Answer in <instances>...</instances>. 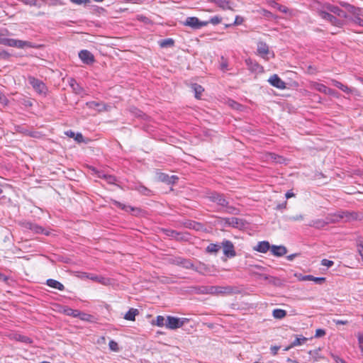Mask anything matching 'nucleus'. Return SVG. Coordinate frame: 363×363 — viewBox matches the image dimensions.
<instances>
[{"mask_svg": "<svg viewBox=\"0 0 363 363\" xmlns=\"http://www.w3.org/2000/svg\"><path fill=\"white\" fill-rule=\"evenodd\" d=\"M319 14L323 19L337 27L342 26L344 19L347 17L345 12L332 5H328L326 10L320 11Z\"/></svg>", "mask_w": 363, "mask_h": 363, "instance_id": "1", "label": "nucleus"}, {"mask_svg": "<svg viewBox=\"0 0 363 363\" xmlns=\"http://www.w3.org/2000/svg\"><path fill=\"white\" fill-rule=\"evenodd\" d=\"M0 44L18 48H31L33 45L28 41L6 38L0 35Z\"/></svg>", "mask_w": 363, "mask_h": 363, "instance_id": "2", "label": "nucleus"}, {"mask_svg": "<svg viewBox=\"0 0 363 363\" xmlns=\"http://www.w3.org/2000/svg\"><path fill=\"white\" fill-rule=\"evenodd\" d=\"M189 320L187 318H180L168 315L166 319L165 326L167 328L170 330H176L182 327L185 323H187Z\"/></svg>", "mask_w": 363, "mask_h": 363, "instance_id": "3", "label": "nucleus"}, {"mask_svg": "<svg viewBox=\"0 0 363 363\" xmlns=\"http://www.w3.org/2000/svg\"><path fill=\"white\" fill-rule=\"evenodd\" d=\"M207 21H201L196 17H188L184 23L185 26H188L194 29H199L208 25Z\"/></svg>", "mask_w": 363, "mask_h": 363, "instance_id": "4", "label": "nucleus"}, {"mask_svg": "<svg viewBox=\"0 0 363 363\" xmlns=\"http://www.w3.org/2000/svg\"><path fill=\"white\" fill-rule=\"evenodd\" d=\"M257 54L265 60H268L269 58V55H270L272 57H274V54L269 51L268 45L263 42H259L257 43Z\"/></svg>", "mask_w": 363, "mask_h": 363, "instance_id": "5", "label": "nucleus"}, {"mask_svg": "<svg viewBox=\"0 0 363 363\" xmlns=\"http://www.w3.org/2000/svg\"><path fill=\"white\" fill-rule=\"evenodd\" d=\"M29 83L32 85L33 89L38 93V94H45L46 92V86L40 80L35 79L34 77H29L28 78Z\"/></svg>", "mask_w": 363, "mask_h": 363, "instance_id": "6", "label": "nucleus"}, {"mask_svg": "<svg viewBox=\"0 0 363 363\" xmlns=\"http://www.w3.org/2000/svg\"><path fill=\"white\" fill-rule=\"evenodd\" d=\"M157 177L159 181L167 183L168 184H175L178 180V177L177 176L172 175L169 177L168 174L163 172H157Z\"/></svg>", "mask_w": 363, "mask_h": 363, "instance_id": "7", "label": "nucleus"}, {"mask_svg": "<svg viewBox=\"0 0 363 363\" xmlns=\"http://www.w3.org/2000/svg\"><path fill=\"white\" fill-rule=\"evenodd\" d=\"M223 250L224 255L228 257H233L235 256V251L234 249L233 244L229 241H224L223 243Z\"/></svg>", "mask_w": 363, "mask_h": 363, "instance_id": "8", "label": "nucleus"}, {"mask_svg": "<svg viewBox=\"0 0 363 363\" xmlns=\"http://www.w3.org/2000/svg\"><path fill=\"white\" fill-rule=\"evenodd\" d=\"M208 197L211 201L216 202L218 204L222 206H227L228 204V202L224 198L223 195L220 194L218 193L213 192L210 194Z\"/></svg>", "mask_w": 363, "mask_h": 363, "instance_id": "9", "label": "nucleus"}, {"mask_svg": "<svg viewBox=\"0 0 363 363\" xmlns=\"http://www.w3.org/2000/svg\"><path fill=\"white\" fill-rule=\"evenodd\" d=\"M79 57L84 63L87 65L92 63L94 60V55L86 50L80 51Z\"/></svg>", "mask_w": 363, "mask_h": 363, "instance_id": "10", "label": "nucleus"}, {"mask_svg": "<svg viewBox=\"0 0 363 363\" xmlns=\"http://www.w3.org/2000/svg\"><path fill=\"white\" fill-rule=\"evenodd\" d=\"M269 82L274 87L280 89H284L286 87V84L283 82L277 74H274L269 79Z\"/></svg>", "mask_w": 363, "mask_h": 363, "instance_id": "11", "label": "nucleus"}, {"mask_svg": "<svg viewBox=\"0 0 363 363\" xmlns=\"http://www.w3.org/2000/svg\"><path fill=\"white\" fill-rule=\"evenodd\" d=\"M245 62L248 69L252 72L255 73H261L263 72V67L256 62H254L252 60L247 59Z\"/></svg>", "mask_w": 363, "mask_h": 363, "instance_id": "12", "label": "nucleus"}, {"mask_svg": "<svg viewBox=\"0 0 363 363\" xmlns=\"http://www.w3.org/2000/svg\"><path fill=\"white\" fill-rule=\"evenodd\" d=\"M26 228L30 230L34 233L48 235V233L45 231L41 226L32 223H26Z\"/></svg>", "mask_w": 363, "mask_h": 363, "instance_id": "13", "label": "nucleus"}, {"mask_svg": "<svg viewBox=\"0 0 363 363\" xmlns=\"http://www.w3.org/2000/svg\"><path fill=\"white\" fill-rule=\"evenodd\" d=\"M311 86L312 89L318 91H320L321 93H323L325 94H326V93H330V88H328L324 84L318 83V82H312L311 83Z\"/></svg>", "mask_w": 363, "mask_h": 363, "instance_id": "14", "label": "nucleus"}, {"mask_svg": "<svg viewBox=\"0 0 363 363\" xmlns=\"http://www.w3.org/2000/svg\"><path fill=\"white\" fill-rule=\"evenodd\" d=\"M269 248L270 245L269 242L267 241L259 242L255 247H254L255 250L262 253L267 252L269 250Z\"/></svg>", "mask_w": 363, "mask_h": 363, "instance_id": "15", "label": "nucleus"}, {"mask_svg": "<svg viewBox=\"0 0 363 363\" xmlns=\"http://www.w3.org/2000/svg\"><path fill=\"white\" fill-rule=\"evenodd\" d=\"M11 339L28 344H30L33 342L32 340L30 337L18 333H14L11 335Z\"/></svg>", "mask_w": 363, "mask_h": 363, "instance_id": "16", "label": "nucleus"}, {"mask_svg": "<svg viewBox=\"0 0 363 363\" xmlns=\"http://www.w3.org/2000/svg\"><path fill=\"white\" fill-rule=\"evenodd\" d=\"M271 252L274 255L281 257L284 255L286 253L287 250L286 248L284 246L273 245L271 247Z\"/></svg>", "mask_w": 363, "mask_h": 363, "instance_id": "17", "label": "nucleus"}, {"mask_svg": "<svg viewBox=\"0 0 363 363\" xmlns=\"http://www.w3.org/2000/svg\"><path fill=\"white\" fill-rule=\"evenodd\" d=\"M86 106L91 109L96 110L98 111H101L106 110V106L104 104H101L96 101H90L86 103Z\"/></svg>", "mask_w": 363, "mask_h": 363, "instance_id": "18", "label": "nucleus"}, {"mask_svg": "<svg viewBox=\"0 0 363 363\" xmlns=\"http://www.w3.org/2000/svg\"><path fill=\"white\" fill-rule=\"evenodd\" d=\"M65 135L69 138H73L78 143H82L84 141V137L80 133H75L72 130H68L65 132Z\"/></svg>", "mask_w": 363, "mask_h": 363, "instance_id": "19", "label": "nucleus"}, {"mask_svg": "<svg viewBox=\"0 0 363 363\" xmlns=\"http://www.w3.org/2000/svg\"><path fill=\"white\" fill-rule=\"evenodd\" d=\"M47 284L49 286L56 289H58L60 291H63L65 289L64 285L62 283H60L58 281L55 280V279H48Z\"/></svg>", "mask_w": 363, "mask_h": 363, "instance_id": "20", "label": "nucleus"}, {"mask_svg": "<svg viewBox=\"0 0 363 363\" xmlns=\"http://www.w3.org/2000/svg\"><path fill=\"white\" fill-rule=\"evenodd\" d=\"M139 311L136 308H130L124 315V318L128 320L134 321L135 316L138 315Z\"/></svg>", "mask_w": 363, "mask_h": 363, "instance_id": "21", "label": "nucleus"}, {"mask_svg": "<svg viewBox=\"0 0 363 363\" xmlns=\"http://www.w3.org/2000/svg\"><path fill=\"white\" fill-rule=\"evenodd\" d=\"M210 1L214 2L216 5H218L220 8L223 9H230L232 10V7L230 5V2L226 0H209Z\"/></svg>", "mask_w": 363, "mask_h": 363, "instance_id": "22", "label": "nucleus"}, {"mask_svg": "<svg viewBox=\"0 0 363 363\" xmlns=\"http://www.w3.org/2000/svg\"><path fill=\"white\" fill-rule=\"evenodd\" d=\"M307 340H308V338H306L302 335H300V336L296 335L295 340L291 343V347H295L297 346H300L301 345L305 344Z\"/></svg>", "mask_w": 363, "mask_h": 363, "instance_id": "23", "label": "nucleus"}, {"mask_svg": "<svg viewBox=\"0 0 363 363\" xmlns=\"http://www.w3.org/2000/svg\"><path fill=\"white\" fill-rule=\"evenodd\" d=\"M86 277L94 281L101 283L104 285H107V284H110V280L108 279H106L104 277H97L95 275H91V274L87 275Z\"/></svg>", "mask_w": 363, "mask_h": 363, "instance_id": "24", "label": "nucleus"}, {"mask_svg": "<svg viewBox=\"0 0 363 363\" xmlns=\"http://www.w3.org/2000/svg\"><path fill=\"white\" fill-rule=\"evenodd\" d=\"M231 289L228 286H213L211 288V292L216 294H225L231 292Z\"/></svg>", "mask_w": 363, "mask_h": 363, "instance_id": "25", "label": "nucleus"}, {"mask_svg": "<svg viewBox=\"0 0 363 363\" xmlns=\"http://www.w3.org/2000/svg\"><path fill=\"white\" fill-rule=\"evenodd\" d=\"M178 264L186 269H192L196 270V269L194 268V264L189 259H179V261H178Z\"/></svg>", "mask_w": 363, "mask_h": 363, "instance_id": "26", "label": "nucleus"}, {"mask_svg": "<svg viewBox=\"0 0 363 363\" xmlns=\"http://www.w3.org/2000/svg\"><path fill=\"white\" fill-rule=\"evenodd\" d=\"M272 315L276 319H282L286 315V311L283 309L276 308L272 311Z\"/></svg>", "mask_w": 363, "mask_h": 363, "instance_id": "27", "label": "nucleus"}, {"mask_svg": "<svg viewBox=\"0 0 363 363\" xmlns=\"http://www.w3.org/2000/svg\"><path fill=\"white\" fill-rule=\"evenodd\" d=\"M220 249V246L218 244L211 243L206 247V252L208 253H217Z\"/></svg>", "mask_w": 363, "mask_h": 363, "instance_id": "28", "label": "nucleus"}, {"mask_svg": "<svg viewBox=\"0 0 363 363\" xmlns=\"http://www.w3.org/2000/svg\"><path fill=\"white\" fill-rule=\"evenodd\" d=\"M63 312L65 314L72 317H77L78 315H80L79 311L74 310L68 307L64 308Z\"/></svg>", "mask_w": 363, "mask_h": 363, "instance_id": "29", "label": "nucleus"}, {"mask_svg": "<svg viewBox=\"0 0 363 363\" xmlns=\"http://www.w3.org/2000/svg\"><path fill=\"white\" fill-rule=\"evenodd\" d=\"M69 84L75 93H77V94L80 93L81 87L79 86V84L77 83V82L74 79H70L69 80Z\"/></svg>", "mask_w": 363, "mask_h": 363, "instance_id": "30", "label": "nucleus"}, {"mask_svg": "<svg viewBox=\"0 0 363 363\" xmlns=\"http://www.w3.org/2000/svg\"><path fill=\"white\" fill-rule=\"evenodd\" d=\"M165 318L162 315H157L156 317V320L152 323L153 325H155L158 327H163L165 325Z\"/></svg>", "mask_w": 363, "mask_h": 363, "instance_id": "31", "label": "nucleus"}, {"mask_svg": "<svg viewBox=\"0 0 363 363\" xmlns=\"http://www.w3.org/2000/svg\"><path fill=\"white\" fill-rule=\"evenodd\" d=\"M113 203H114V205H116L117 207L120 208L122 210H124L125 211H133L134 208H132L131 206H125V204H123L116 200H113L112 201Z\"/></svg>", "mask_w": 363, "mask_h": 363, "instance_id": "32", "label": "nucleus"}, {"mask_svg": "<svg viewBox=\"0 0 363 363\" xmlns=\"http://www.w3.org/2000/svg\"><path fill=\"white\" fill-rule=\"evenodd\" d=\"M96 173H97L99 177L104 178L107 181V182L109 184H114V182H116L115 177H113L111 175H106L104 174H101L99 172H96Z\"/></svg>", "mask_w": 363, "mask_h": 363, "instance_id": "33", "label": "nucleus"}, {"mask_svg": "<svg viewBox=\"0 0 363 363\" xmlns=\"http://www.w3.org/2000/svg\"><path fill=\"white\" fill-rule=\"evenodd\" d=\"M193 89L195 92V97L197 99H200L201 95L202 92L203 91V87L200 85L194 84L193 86Z\"/></svg>", "mask_w": 363, "mask_h": 363, "instance_id": "34", "label": "nucleus"}, {"mask_svg": "<svg viewBox=\"0 0 363 363\" xmlns=\"http://www.w3.org/2000/svg\"><path fill=\"white\" fill-rule=\"evenodd\" d=\"M294 276L296 277V279L298 281H311V275H303L302 274H298L296 273Z\"/></svg>", "mask_w": 363, "mask_h": 363, "instance_id": "35", "label": "nucleus"}, {"mask_svg": "<svg viewBox=\"0 0 363 363\" xmlns=\"http://www.w3.org/2000/svg\"><path fill=\"white\" fill-rule=\"evenodd\" d=\"M228 105L235 110H240V108L242 107L240 104L233 100H228Z\"/></svg>", "mask_w": 363, "mask_h": 363, "instance_id": "36", "label": "nucleus"}, {"mask_svg": "<svg viewBox=\"0 0 363 363\" xmlns=\"http://www.w3.org/2000/svg\"><path fill=\"white\" fill-rule=\"evenodd\" d=\"M109 348L113 352H118L119 350L118 345L114 340H111L108 343Z\"/></svg>", "mask_w": 363, "mask_h": 363, "instance_id": "37", "label": "nucleus"}, {"mask_svg": "<svg viewBox=\"0 0 363 363\" xmlns=\"http://www.w3.org/2000/svg\"><path fill=\"white\" fill-rule=\"evenodd\" d=\"M311 281H313L318 284H322L325 281V277H315L313 275H311Z\"/></svg>", "mask_w": 363, "mask_h": 363, "instance_id": "38", "label": "nucleus"}, {"mask_svg": "<svg viewBox=\"0 0 363 363\" xmlns=\"http://www.w3.org/2000/svg\"><path fill=\"white\" fill-rule=\"evenodd\" d=\"M333 264H334V262L332 260H329V259H323L321 261V264L323 266H325V267H332L333 265Z\"/></svg>", "mask_w": 363, "mask_h": 363, "instance_id": "39", "label": "nucleus"}, {"mask_svg": "<svg viewBox=\"0 0 363 363\" xmlns=\"http://www.w3.org/2000/svg\"><path fill=\"white\" fill-rule=\"evenodd\" d=\"M354 21L355 23L363 26V19L361 17V14L357 13V16H356L354 18Z\"/></svg>", "mask_w": 363, "mask_h": 363, "instance_id": "40", "label": "nucleus"}, {"mask_svg": "<svg viewBox=\"0 0 363 363\" xmlns=\"http://www.w3.org/2000/svg\"><path fill=\"white\" fill-rule=\"evenodd\" d=\"M332 82H333V84L334 86H335L336 87H337L340 90L342 91L344 89L345 85L342 84L341 82H338L337 80H335V79H333Z\"/></svg>", "mask_w": 363, "mask_h": 363, "instance_id": "41", "label": "nucleus"}, {"mask_svg": "<svg viewBox=\"0 0 363 363\" xmlns=\"http://www.w3.org/2000/svg\"><path fill=\"white\" fill-rule=\"evenodd\" d=\"M332 82H333V84L334 86H335L336 87H337L340 90L342 91L344 89L345 85L342 84L341 82H338L337 80H335V79H333Z\"/></svg>", "mask_w": 363, "mask_h": 363, "instance_id": "42", "label": "nucleus"}, {"mask_svg": "<svg viewBox=\"0 0 363 363\" xmlns=\"http://www.w3.org/2000/svg\"><path fill=\"white\" fill-rule=\"evenodd\" d=\"M349 11L353 14L354 18L357 16V13L360 14V10L359 9H356L354 6H350Z\"/></svg>", "mask_w": 363, "mask_h": 363, "instance_id": "43", "label": "nucleus"}, {"mask_svg": "<svg viewBox=\"0 0 363 363\" xmlns=\"http://www.w3.org/2000/svg\"><path fill=\"white\" fill-rule=\"evenodd\" d=\"M357 250L363 261V241L359 242L357 245Z\"/></svg>", "mask_w": 363, "mask_h": 363, "instance_id": "44", "label": "nucleus"}, {"mask_svg": "<svg viewBox=\"0 0 363 363\" xmlns=\"http://www.w3.org/2000/svg\"><path fill=\"white\" fill-rule=\"evenodd\" d=\"M325 335V331L323 329H317L315 330V337H323Z\"/></svg>", "mask_w": 363, "mask_h": 363, "instance_id": "45", "label": "nucleus"}, {"mask_svg": "<svg viewBox=\"0 0 363 363\" xmlns=\"http://www.w3.org/2000/svg\"><path fill=\"white\" fill-rule=\"evenodd\" d=\"M77 317H79L81 320H89L91 316V315L80 312V315H78Z\"/></svg>", "mask_w": 363, "mask_h": 363, "instance_id": "46", "label": "nucleus"}, {"mask_svg": "<svg viewBox=\"0 0 363 363\" xmlns=\"http://www.w3.org/2000/svg\"><path fill=\"white\" fill-rule=\"evenodd\" d=\"M358 343H359V347L361 351L363 352V335L362 334L358 335Z\"/></svg>", "mask_w": 363, "mask_h": 363, "instance_id": "47", "label": "nucleus"}, {"mask_svg": "<svg viewBox=\"0 0 363 363\" xmlns=\"http://www.w3.org/2000/svg\"><path fill=\"white\" fill-rule=\"evenodd\" d=\"M342 91H344L345 93H347V94H354V93L357 92V90L354 89H352V88H350L345 85Z\"/></svg>", "mask_w": 363, "mask_h": 363, "instance_id": "48", "label": "nucleus"}, {"mask_svg": "<svg viewBox=\"0 0 363 363\" xmlns=\"http://www.w3.org/2000/svg\"><path fill=\"white\" fill-rule=\"evenodd\" d=\"M138 191H139L140 193H142V194H145V195H149V194H150V191L148 189H147L146 187H145V186H140V187H139V188H138Z\"/></svg>", "mask_w": 363, "mask_h": 363, "instance_id": "49", "label": "nucleus"}, {"mask_svg": "<svg viewBox=\"0 0 363 363\" xmlns=\"http://www.w3.org/2000/svg\"><path fill=\"white\" fill-rule=\"evenodd\" d=\"M73 4L81 5L87 4L89 0H70Z\"/></svg>", "mask_w": 363, "mask_h": 363, "instance_id": "50", "label": "nucleus"}, {"mask_svg": "<svg viewBox=\"0 0 363 363\" xmlns=\"http://www.w3.org/2000/svg\"><path fill=\"white\" fill-rule=\"evenodd\" d=\"M210 22L214 25L218 24L220 23V18L218 16H214L211 18Z\"/></svg>", "mask_w": 363, "mask_h": 363, "instance_id": "51", "label": "nucleus"}, {"mask_svg": "<svg viewBox=\"0 0 363 363\" xmlns=\"http://www.w3.org/2000/svg\"><path fill=\"white\" fill-rule=\"evenodd\" d=\"M173 44V40L172 39H168L164 41H163L160 45L162 47L167 46V45H172Z\"/></svg>", "mask_w": 363, "mask_h": 363, "instance_id": "52", "label": "nucleus"}, {"mask_svg": "<svg viewBox=\"0 0 363 363\" xmlns=\"http://www.w3.org/2000/svg\"><path fill=\"white\" fill-rule=\"evenodd\" d=\"M279 346H272L270 347V350L272 351V353L273 354V355H276L279 350Z\"/></svg>", "mask_w": 363, "mask_h": 363, "instance_id": "53", "label": "nucleus"}, {"mask_svg": "<svg viewBox=\"0 0 363 363\" xmlns=\"http://www.w3.org/2000/svg\"><path fill=\"white\" fill-rule=\"evenodd\" d=\"M262 14L264 16L268 18H272L273 17V14L270 12V11H268L267 10H263L262 11Z\"/></svg>", "mask_w": 363, "mask_h": 363, "instance_id": "54", "label": "nucleus"}, {"mask_svg": "<svg viewBox=\"0 0 363 363\" xmlns=\"http://www.w3.org/2000/svg\"><path fill=\"white\" fill-rule=\"evenodd\" d=\"M20 1L23 2L26 4L30 5V6L35 5L36 3V0H20Z\"/></svg>", "mask_w": 363, "mask_h": 363, "instance_id": "55", "label": "nucleus"}, {"mask_svg": "<svg viewBox=\"0 0 363 363\" xmlns=\"http://www.w3.org/2000/svg\"><path fill=\"white\" fill-rule=\"evenodd\" d=\"M243 22V18L240 16H236L234 24L240 25Z\"/></svg>", "mask_w": 363, "mask_h": 363, "instance_id": "56", "label": "nucleus"}, {"mask_svg": "<svg viewBox=\"0 0 363 363\" xmlns=\"http://www.w3.org/2000/svg\"><path fill=\"white\" fill-rule=\"evenodd\" d=\"M334 322L336 325H346L348 323V320H335Z\"/></svg>", "mask_w": 363, "mask_h": 363, "instance_id": "57", "label": "nucleus"}, {"mask_svg": "<svg viewBox=\"0 0 363 363\" xmlns=\"http://www.w3.org/2000/svg\"><path fill=\"white\" fill-rule=\"evenodd\" d=\"M285 196L286 198L288 199H290V198H292V197H294L295 196V194H294V192L290 190V191H288L286 194H285Z\"/></svg>", "mask_w": 363, "mask_h": 363, "instance_id": "58", "label": "nucleus"}, {"mask_svg": "<svg viewBox=\"0 0 363 363\" xmlns=\"http://www.w3.org/2000/svg\"><path fill=\"white\" fill-rule=\"evenodd\" d=\"M0 101L4 104H7V99L5 98V96L3 94H1V93H0Z\"/></svg>", "mask_w": 363, "mask_h": 363, "instance_id": "59", "label": "nucleus"}, {"mask_svg": "<svg viewBox=\"0 0 363 363\" xmlns=\"http://www.w3.org/2000/svg\"><path fill=\"white\" fill-rule=\"evenodd\" d=\"M266 157L268 159H277L276 155L273 153H267Z\"/></svg>", "mask_w": 363, "mask_h": 363, "instance_id": "60", "label": "nucleus"}, {"mask_svg": "<svg viewBox=\"0 0 363 363\" xmlns=\"http://www.w3.org/2000/svg\"><path fill=\"white\" fill-rule=\"evenodd\" d=\"M279 11L281 12L286 13L289 12V9L286 7L283 6H282V7H279Z\"/></svg>", "mask_w": 363, "mask_h": 363, "instance_id": "61", "label": "nucleus"}, {"mask_svg": "<svg viewBox=\"0 0 363 363\" xmlns=\"http://www.w3.org/2000/svg\"><path fill=\"white\" fill-rule=\"evenodd\" d=\"M330 93H326V94L337 96V93L334 90L330 89Z\"/></svg>", "mask_w": 363, "mask_h": 363, "instance_id": "62", "label": "nucleus"}, {"mask_svg": "<svg viewBox=\"0 0 363 363\" xmlns=\"http://www.w3.org/2000/svg\"><path fill=\"white\" fill-rule=\"evenodd\" d=\"M269 5L273 8H276L279 4L275 1H270Z\"/></svg>", "mask_w": 363, "mask_h": 363, "instance_id": "63", "label": "nucleus"}, {"mask_svg": "<svg viewBox=\"0 0 363 363\" xmlns=\"http://www.w3.org/2000/svg\"><path fill=\"white\" fill-rule=\"evenodd\" d=\"M138 19L140 20V21H143L144 22H146L147 21V18L146 17H145V16H139Z\"/></svg>", "mask_w": 363, "mask_h": 363, "instance_id": "64", "label": "nucleus"}]
</instances>
